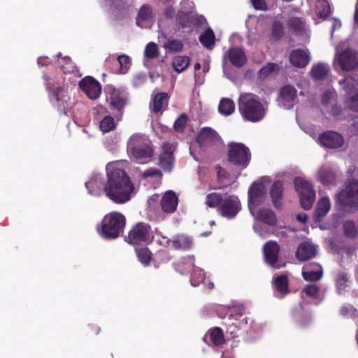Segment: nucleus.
I'll use <instances>...</instances> for the list:
<instances>
[{
    "instance_id": "f257e3e1",
    "label": "nucleus",
    "mask_w": 358,
    "mask_h": 358,
    "mask_svg": "<svg viewBox=\"0 0 358 358\" xmlns=\"http://www.w3.org/2000/svg\"><path fill=\"white\" fill-rule=\"evenodd\" d=\"M106 172L108 179L103 188L106 196L117 204L128 202L136 194V189L122 163H108Z\"/></svg>"
},
{
    "instance_id": "f03ea898",
    "label": "nucleus",
    "mask_w": 358,
    "mask_h": 358,
    "mask_svg": "<svg viewBox=\"0 0 358 358\" xmlns=\"http://www.w3.org/2000/svg\"><path fill=\"white\" fill-rule=\"evenodd\" d=\"M238 110L245 120L256 122L262 120L266 113V106L252 93L241 94L238 99Z\"/></svg>"
},
{
    "instance_id": "7ed1b4c3",
    "label": "nucleus",
    "mask_w": 358,
    "mask_h": 358,
    "mask_svg": "<svg viewBox=\"0 0 358 358\" xmlns=\"http://www.w3.org/2000/svg\"><path fill=\"white\" fill-rule=\"evenodd\" d=\"M125 224L126 219L122 213L111 212L103 217L96 228L101 237L106 239H115L123 231Z\"/></svg>"
},
{
    "instance_id": "20e7f679",
    "label": "nucleus",
    "mask_w": 358,
    "mask_h": 358,
    "mask_svg": "<svg viewBox=\"0 0 358 358\" xmlns=\"http://www.w3.org/2000/svg\"><path fill=\"white\" fill-rule=\"evenodd\" d=\"M127 152L140 163H143L154 153L151 141L141 134L131 136L127 142Z\"/></svg>"
},
{
    "instance_id": "39448f33",
    "label": "nucleus",
    "mask_w": 358,
    "mask_h": 358,
    "mask_svg": "<svg viewBox=\"0 0 358 358\" xmlns=\"http://www.w3.org/2000/svg\"><path fill=\"white\" fill-rule=\"evenodd\" d=\"M154 234L150 225L145 222L136 224L129 231L126 241L132 245L148 244L152 242Z\"/></svg>"
},
{
    "instance_id": "423d86ee",
    "label": "nucleus",
    "mask_w": 358,
    "mask_h": 358,
    "mask_svg": "<svg viewBox=\"0 0 358 358\" xmlns=\"http://www.w3.org/2000/svg\"><path fill=\"white\" fill-rule=\"evenodd\" d=\"M228 160L234 165L245 168L250 160L249 148L241 143L229 144Z\"/></svg>"
},
{
    "instance_id": "0eeeda50",
    "label": "nucleus",
    "mask_w": 358,
    "mask_h": 358,
    "mask_svg": "<svg viewBox=\"0 0 358 358\" xmlns=\"http://www.w3.org/2000/svg\"><path fill=\"white\" fill-rule=\"evenodd\" d=\"M294 187L300 196L301 205L303 208L310 209L315 199V193L311 185L303 178L298 177L294 180Z\"/></svg>"
},
{
    "instance_id": "6e6552de",
    "label": "nucleus",
    "mask_w": 358,
    "mask_h": 358,
    "mask_svg": "<svg viewBox=\"0 0 358 358\" xmlns=\"http://www.w3.org/2000/svg\"><path fill=\"white\" fill-rule=\"evenodd\" d=\"M336 199L343 206L358 207V182H350L344 190L336 195Z\"/></svg>"
},
{
    "instance_id": "1a4fd4ad",
    "label": "nucleus",
    "mask_w": 358,
    "mask_h": 358,
    "mask_svg": "<svg viewBox=\"0 0 358 358\" xmlns=\"http://www.w3.org/2000/svg\"><path fill=\"white\" fill-rule=\"evenodd\" d=\"M175 145L169 143H164L162 151L158 157V166L165 173H171L175 164L173 152Z\"/></svg>"
},
{
    "instance_id": "9d476101",
    "label": "nucleus",
    "mask_w": 358,
    "mask_h": 358,
    "mask_svg": "<svg viewBox=\"0 0 358 358\" xmlns=\"http://www.w3.org/2000/svg\"><path fill=\"white\" fill-rule=\"evenodd\" d=\"M266 190L262 183L255 182L248 190V207L252 215L258 206L263 203L266 199Z\"/></svg>"
},
{
    "instance_id": "9b49d317",
    "label": "nucleus",
    "mask_w": 358,
    "mask_h": 358,
    "mask_svg": "<svg viewBox=\"0 0 358 358\" xmlns=\"http://www.w3.org/2000/svg\"><path fill=\"white\" fill-rule=\"evenodd\" d=\"M334 64H338L343 71H352L358 67V55L355 50L347 49L336 55Z\"/></svg>"
},
{
    "instance_id": "f8f14e48",
    "label": "nucleus",
    "mask_w": 358,
    "mask_h": 358,
    "mask_svg": "<svg viewBox=\"0 0 358 358\" xmlns=\"http://www.w3.org/2000/svg\"><path fill=\"white\" fill-rule=\"evenodd\" d=\"M240 209L241 204L237 196L225 195L218 212L224 217L232 218L236 216Z\"/></svg>"
},
{
    "instance_id": "ddd939ff",
    "label": "nucleus",
    "mask_w": 358,
    "mask_h": 358,
    "mask_svg": "<svg viewBox=\"0 0 358 358\" xmlns=\"http://www.w3.org/2000/svg\"><path fill=\"white\" fill-rule=\"evenodd\" d=\"M263 250L266 262L273 268L278 269L285 266V263L277 262L280 247L276 242L268 241L264 245Z\"/></svg>"
},
{
    "instance_id": "4468645a",
    "label": "nucleus",
    "mask_w": 358,
    "mask_h": 358,
    "mask_svg": "<svg viewBox=\"0 0 358 358\" xmlns=\"http://www.w3.org/2000/svg\"><path fill=\"white\" fill-rule=\"evenodd\" d=\"M79 87L91 99H97L101 94L100 83L91 76H86L79 82Z\"/></svg>"
},
{
    "instance_id": "2eb2a0df",
    "label": "nucleus",
    "mask_w": 358,
    "mask_h": 358,
    "mask_svg": "<svg viewBox=\"0 0 358 358\" xmlns=\"http://www.w3.org/2000/svg\"><path fill=\"white\" fill-rule=\"evenodd\" d=\"M320 143L327 148L336 149L341 148L344 144V138L338 132L327 131L319 137Z\"/></svg>"
},
{
    "instance_id": "dca6fc26",
    "label": "nucleus",
    "mask_w": 358,
    "mask_h": 358,
    "mask_svg": "<svg viewBox=\"0 0 358 358\" xmlns=\"http://www.w3.org/2000/svg\"><path fill=\"white\" fill-rule=\"evenodd\" d=\"M197 141L201 146H212L221 143V138L214 129L204 127L199 133Z\"/></svg>"
},
{
    "instance_id": "f3484780",
    "label": "nucleus",
    "mask_w": 358,
    "mask_h": 358,
    "mask_svg": "<svg viewBox=\"0 0 358 358\" xmlns=\"http://www.w3.org/2000/svg\"><path fill=\"white\" fill-rule=\"evenodd\" d=\"M297 97V91L292 86H285L280 91L278 102L279 105L284 108H292Z\"/></svg>"
},
{
    "instance_id": "a211bd4d",
    "label": "nucleus",
    "mask_w": 358,
    "mask_h": 358,
    "mask_svg": "<svg viewBox=\"0 0 358 358\" xmlns=\"http://www.w3.org/2000/svg\"><path fill=\"white\" fill-rule=\"evenodd\" d=\"M322 275V268L317 263L307 264L303 267L302 275L306 281L319 280Z\"/></svg>"
},
{
    "instance_id": "6ab92c4d",
    "label": "nucleus",
    "mask_w": 358,
    "mask_h": 358,
    "mask_svg": "<svg viewBox=\"0 0 358 358\" xmlns=\"http://www.w3.org/2000/svg\"><path fill=\"white\" fill-rule=\"evenodd\" d=\"M106 182L100 174H94L90 179L85 182L88 192L92 195L99 196L103 192Z\"/></svg>"
},
{
    "instance_id": "aec40b11",
    "label": "nucleus",
    "mask_w": 358,
    "mask_h": 358,
    "mask_svg": "<svg viewBox=\"0 0 358 358\" xmlns=\"http://www.w3.org/2000/svg\"><path fill=\"white\" fill-rule=\"evenodd\" d=\"M289 62L296 67L303 68L310 62L309 53L301 49L294 50L289 55Z\"/></svg>"
},
{
    "instance_id": "412c9836",
    "label": "nucleus",
    "mask_w": 358,
    "mask_h": 358,
    "mask_svg": "<svg viewBox=\"0 0 358 358\" xmlns=\"http://www.w3.org/2000/svg\"><path fill=\"white\" fill-rule=\"evenodd\" d=\"M178 199L176 194L172 191L166 192L162 198L161 206L165 213H173L178 206Z\"/></svg>"
},
{
    "instance_id": "4be33fe9",
    "label": "nucleus",
    "mask_w": 358,
    "mask_h": 358,
    "mask_svg": "<svg viewBox=\"0 0 358 358\" xmlns=\"http://www.w3.org/2000/svg\"><path fill=\"white\" fill-rule=\"evenodd\" d=\"M136 24L141 28L150 27L152 24V9L147 5H143L138 13Z\"/></svg>"
},
{
    "instance_id": "5701e85b",
    "label": "nucleus",
    "mask_w": 358,
    "mask_h": 358,
    "mask_svg": "<svg viewBox=\"0 0 358 358\" xmlns=\"http://www.w3.org/2000/svg\"><path fill=\"white\" fill-rule=\"evenodd\" d=\"M316 252L317 249L313 244L309 242H303L299 245L296 256L299 260L306 261L314 257Z\"/></svg>"
},
{
    "instance_id": "b1692460",
    "label": "nucleus",
    "mask_w": 358,
    "mask_h": 358,
    "mask_svg": "<svg viewBox=\"0 0 358 358\" xmlns=\"http://www.w3.org/2000/svg\"><path fill=\"white\" fill-rule=\"evenodd\" d=\"M331 202L328 196H323L317 201L314 219L315 221H320L330 210Z\"/></svg>"
},
{
    "instance_id": "393cba45",
    "label": "nucleus",
    "mask_w": 358,
    "mask_h": 358,
    "mask_svg": "<svg viewBox=\"0 0 358 358\" xmlns=\"http://www.w3.org/2000/svg\"><path fill=\"white\" fill-rule=\"evenodd\" d=\"M193 244L192 238L185 234H178L171 239V249L189 250Z\"/></svg>"
},
{
    "instance_id": "a878e982",
    "label": "nucleus",
    "mask_w": 358,
    "mask_h": 358,
    "mask_svg": "<svg viewBox=\"0 0 358 358\" xmlns=\"http://www.w3.org/2000/svg\"><path fill=\"white\" fill-rule=\"evenodd\" d=\"M228 57L231 64L236 67L243 66L247 61L244 51L238 48H231L228 51Z\"/></svg>"
},
{
    "instance_id": "bb28decb",
    "label": "nucleus",
    "mask_w": 358,
    "mask_h": 358,
    "mask_svg": "<svg viewBox=\"0 0 358 358\" xmlns=\"http://www.w3.org/2000/svg\"><path fill=\"white\" fill-rule=\"evenodd\" d=\"M204 340L208 343H211L215 345H222L224 343L222 330L219 327H215L209 330L205 335Z\"/></svg>"
},
{
    "instance_id": "cd10ccee",
    "label": "nucleus",
    "mask_w": 358,
    "mask_h": 358,
    "mask_svg": "<svg viewBox=\"0 0 358 358\" xmlns=\"http://www.w3.org/2000/svg\"><path fill=\"white\" fill-rule=\"evenodd\" d=\"M253 217L269 225H274L276 223L275 215L270 209L262 208L257 210L256 208Z\"/></svg>"
},
{
    "instance_id": "c85d7f7f",
    "label": "nucleus",
    "mask_w": 358,
    "mask_h": 358,
    "mask_svg": "<svg viewBox=\"0 0 358 358\" xmlns=\"http://www.w3.org/2000/svg\"><path fill=\"white\" fill-rule=\"evenodd\" d=\"M189 57L185 55H178L173 58L171 66L177 73H182L189 66Z\"/></svg>"
},
{
    "instance_id": "c756f323",
    "label": "nucleus",
    "mask_w": 358,
    "mask_h": 358,
    "mask_svg": "<svg viewBox=\"0 0 358 358\" xmlns=\"http://www.w3.org/2000/svg\"><path fill=\"white\" fill-rule=\"evenodd\" d=\"M106 100L113 107L120 109L124 105V101L120 97V94L115 90L110 89L107 92Z\"/></svg>"
},
{
    "instance_id": "7c9ffc66",
    "label": "nucleus",
    "mask_w": 358,
    "mask_h": 358,
    "mask_svg": "<svg viewBox=\"0 0 358 358\" xmlns=\"http://www.w3.org/2000/svg\"><path fill=\"white\" fill-rule=\"evenodd\" d=\"M318 180L324 185H331L334 183L336 175L328 167L322 166L318 172Z\"/></svg>"
},
{
    "instance_id": "2f4dec72",
    "label": "nucleus",
    "mask_w": 358,
    "mask_h": 358,
    "mask_svg": "<svg viewBox=\"0 0 358 358\" xmlns=\"http://www.w3.org/2000/svg\"><path fill=\"white\" fill-rule=\"evenodd\" d=\"M282 183L280 181L275 182L271 189V196L273 200V204L275 208L280 206V200L282 194Z\"/></svg>"
},
{
    "instance_id": "473e14b6",
    "label": "nucleus",
    "mask_w": 358,
    "mask_h": 358,
    "mask_svg": "<svg viewBox=\"0 0 358 358\" xmlns=\"http://www.w3.org/2000/svg\"><path fill=\"white\" fill-rule=\"evenodd\" d=\"M329 71L327 64L319 63L314 65L310 70V76L315 80H321L326 77Z\"/></svg>"
},
{
    "instance_id": "72a5a7b5",
    "label": "nucleus",
    "mask_w": 358,
    "mask_h": 358,
    "mask_svg": "<svg viewBox=\"0 0 358 358\" xmlns=\"http://www.w3.org/2000/svg\"><path fill=\"white\" fill-rule=\"evenodd\" d=\"M315 11L317 17L326 19L330 14V6L326 0H317L315 5Z\"/></svg>"
},
{
    "instance_id": "f704fd0d",
    "label": "nucleus",
    "mask_w": 358,
    "mask_h": 358,
    "mask_svg": "<svg viewBox=\"0 0 358 358\" xmlns=\"http://www.w3.org/2000/svg\"><path fill=\"white\" fill-rule=\"evenodd\" d=\"M58 57L57 66H59L64 71V73H72L76 69V66L72 62L69 57H62L61 53L57 55Z\"/></svg>"
},
{
    "instance_id": "c9c22d12",
    "label": "nucleus",
    "mask_w": 358,
    "mask_h": 358,
    "mask_svg": "<svg viewBox=\"0 0 358 358\" xmlns=\"http://www.w3.org/2000/svg\"><path fill=\"white\" fill-rule=\"evenodd\" d=\"M218 110L224 115H230L234 112V103L229 98H223L220 102Z\"/></svg>"
},
{
    "instance_id": "e433bc0d",
    "label": "nucleus",
    "mask_w": 358,
    "mask_h": 358,
    "mask_svg": "<svg viewBox=\"0 0 358 358\" xmlns=\"http://www.w3.org/2000/svg\"><path fill=\"white\" fill-rule=\"evenodd\" d=\"M201 43L208 49H212L215 45V35L211 29H208L199 36Z\"/></svg>"
},
{
    "instance_id": "4c0bfd02",
    "label": "nucleus",
    "mask_w": 358,
    "mask_h": 358,
    "mask_svg": "<svg viewBox=\"0 0 358 358\" xmlns=\"http://www.w3.org/2000/svg\"><path fill=\"white\" fill-rule=\"evenodd\" d=\"M163 48L171 52H179L183 50V43L180 40L170 38L162 45Z\"/></svg>"
},
{
    "instance_id": "58836bf2",
    "label": "nucleus",
    "mask_w": 358,
    "mask_h": 358,
    "mask_svg": "<svg viewBox=\"0 0 358 358\" xmlns=\"http://www.w3.org/2000/svg\"><path fill=\"white\" fill-rule=\"evenodd\" d=\"M166 93H158L157 94L155 95L152 103L150 105V109L155 113L159 112L162 110V106L164 102L166 101Z\"/></svg>"
},
{
    "instance_id": "ea45409f",
    "label": "nucleus",
    "mask_w": 358,
    "mask_h": 358,
    "mask_svg": "<svg viewBox=\"0 0 358 358\" xmlns=\"http://www.w3.org/2000/svg\"><path fill=\"white\" fill-rule=\"evenodd\" d=\"M159 50L157 45L152 42L149 43L144 50V64L148 66L147 61L148 59H155L159 56Z\"/></svg>"
},
{
    "instance_id": "a19ab883",
    "label": "nucleus",
    "mask_w": 358,
    "mask_h": 358,
    "mask_svg": "<svg viewBox=\"0 0 358 358\" xmlns=\"http://www.w3.org/2000/svg\"><path fill=\"white\" fill-rule=\"evenodd\" d=\"M65 80L62 78L58 82L52 87V94L57 101H59L64 95L65 92Z\"/></svg>"
},
{
    "instance_id": "79ce46f5",
    "label": "nucleus",
    "mask_w": 358,
    "mask_h": 358,
    "mask_svg": "<svg viewBox=\"0 0 358 358\" xmlns=\"http://www.w3.org/2000/svg\"><path fill=\"white\" fill-rule=\"evenodd\" d=\"M223 197L224 196L217 193L209 194L206 196V204L209 208L217 207V210H219Z\"/></svg>"
},
{
    "instance_id": "37998d69",
    "label": "nucleus",
    "mask_w": 358,
    "mask_h": 358,
    "mask_svg": "<svg viewBox=\"0 0 358 358\" xmlns=\"http://www.w3.org/2000/svg\"><path fill=\"white\" fill-rule=\"evenodd\" d=\"M275 288L281 294H285L287 292L288 279L285 275L278 276L274 280Z\"/></svg>"
},
{
    "instance_id": "c03bdc74",
    "label": "nucleus",
    "mask_w": 358,
    "mask_h": 358,
    "mask_svg": "<svg viewBox=\"0 0 358 358\" xmlns=\"http://www.w3.org/2000/svg\"><path fill=\"white\" fill-rule=\"evenodd\" d=\"M116 127V123L113 117L110 115H106L103 118V120L100 122L99 127L100 129L103 132H109L113 130Z\"/></svg>"
},
{
    "instance_id": "a18cd8bd",
    "label": "nucleus",
    "mask_w": 358,
    "mask_h": 358,
    "mask_svg": "<svg viewBox=\"0 0 358 358\" xmlns=\"http://www.w3.org/2000/svg\"><path fill=\"white\" fill-rule=\"evenodd\" d=\"M136 252L138 260L143 264H144L145 266L149 264L152 258V254L147 248L137 249L136 250Z\"/></svg>"
},
{
    "instance_id": "49530a36",
    "label": "nucleus",
    "mask_w": 358,
    "mask_h": 358,
    "mask_svg": "<svg viewBox=\"0 0 358 358\" xmlns=\"http://www.w3.org/2000/svg\"><path fill=\"white\" fill-rule=\"evenodd\" d=\"M278 66L275 63H268L262 67L259 71V76L260 78H265L268 75L278 71Z\"/></svg>"
},
{
    "instance_id": "de8ad7c7",
    "label": "nucleus",
    "mask_w": 358,
    "mask_h": 358,
    "mask_svg": "<svg viewBox=\"0 0 358 358\" xmlns=\"http://www.w3.org/2000/svg\"><path fill=\"white\" fill-rule=\"evenodd\" d=\"M205 278V273L203 270L200 268H196L192 275L191 284L194 287H196L200 285Z\"/></svg>"
},
{
    "instance_id": "09e8293b",
    "label": "nucleus",
    "mask_w": 358,
    "mask_h": 358,
    "mask_svg": "<svg viewBox=\"0 0 358 358\" xmlns=\"http://www.w3.org/2000/svg\"><path fill=\"white\" fill-rule=\"evenodd\" d=\"M117 62L120 65V73H126L131 65L130 58L127 55H122L117 57Z\"/></svg>"
},
{
    "instance_id": "8fccbe9b",
    "label": "nucleus",
    "mask_w": 358,
    "mask_h": 358,
    "mask_svg": "<svg viewBox=\"0 0 358 358\" xmlns=\"http://www.w3.org/2000/svg\"><path fill=\"white\" fill-rule=\"evenodd\" d=\"M336 96V92L333 88H328L322 94V103L324 105L329 103Z\"/></svg>"
},
{
    "instance_id": "3c124183",
    "label": "nucleus",
    "mask_w": 358,
    "mask_h": 358,
    "mask_svg": "<svg viewBox=\"0 0 358 358\" xmlns=\"http://www.w3.org/2000/svg\"><path fill=\"white\" fill-rule=\"evenodd\" d=\"M343 229L345 234L350 237H354L356 234V226L352 221H346L343 224Z\"/></svg>"
},
{
    "instance_id": "603ef678",
    "label": "nucleus",
    "mask_w": 358,
    "mask_h": 358,
    "mask_svg": "<svg viewBox=\"0 0 358 358\" xmlns=\"http://www.w3.org/2000/svg\"><path fill=\"white\" fill-rule=\"evenodd\" d=\"M187 117L185 115H182L178 117L174 123V129L178 132H182L186 125Z\"/></svg>"
},
{
    "instance_id": "864d4df0",
    "label": "nucleus",
    "mask_w": 358,
    "mask_h": 358,
    "mask_svg": "<svg viewBox=\"0 0 358 358\" xmlns=\"http://www.w3.org/2000/svg\"><path fill=\"white\" fill-rule=\"evenodd\" d=\"M142 177L145 178L148 177L162 178V171L156 168H150L142 173Z\"/></svg>"
},
{
    "instance_id": "5fc2aeb1",
    "label": "nucleus",
    "mask_w": 358,
    "mask_h": 358,
    "mask_svg": "<svg viewBox=\"0 0 358 358\" xmlns=\"http://www.w3.org/2000/svg\"><path fill=\"white\" fill-rule=\"evenodd\" d=\"M181 264L184 267V271H190L194 267V257L193 256H188L184 258Z\"/></svg>"
},
{
    "instance_id": "6e6d98bb",
    "label": "nucleus",
    "mask_w": 358,
    "mask_h": 358,
    "mask_svg": "<svg viewBox=\"0 0 358 358\" xmlns=\"http://www.w3.org/2000/svg\"><path fill=\"white\" fill-rule=\"evenodd\" d=\"M303 292L306 294L307 296L315 297L319 292V288L315 285H308L304 287Z\"/></svg>"
},
{
    "instance_id": "4d7b16f0",
    "label": "nucleus",
    "mask_w": 358,
    "mask_h": 358,
    "mask_svg": "<svg viewBox=\"0 0 358 358\" xmlns=\"http://www.w3.org/2000/svg\"><path fill=\"white\" fill-rule=\"evenodd\" d=\"M289 24L296 31H301L302 29H303V24L302 21L297 17L291 18L289 20Z\"/></svg>"
},
{
    "instance_id": "13d9d810",
    "label": "nucleus",
    "mask_w": 358,
    "mask_h": 358,
    "mask_svg": "<svg viewBox=\"0 0 358 358\" xmlns=\"http://www.w3.org/2000/svg\"><path fill=\"white\" fill-rule=\"evenodd\" d=\"M347 104L350 109L358 112V93L349 99L347 101Z\"/></svg>"
},
{
    "instance_id": "bf43d9fd",
    "label": "nucleus",
    "mask_w": 358,
    "mask_h": 358,
    "mask_svg": "<svg viewBox=\"0 0 358 358\" xmlns=\"http://www.w3.org/2000/svg\"><path fill=\"white\" fill-rule=\"evenodd\" d=\"M251 2L256 10H267V4L264 0H251Z\"/></svg>"
},
{
    "instance_id": "052dcab7",
    "label": "nucleus",
    "mask_w": 358,
    "mask_h": 358,
    "mask_svg": "<svg viewBox=\"0 0 358 358\" xmlns=\"http://www.w3.org/2000/svg\"><path fill=\"white\" fill-rule=\"evenodd\" d=\"M189 19L187 13L185 12H179L178 14V22L182 25V27L187 26L186 20Z\"/></svg>"
},
{
    "instance_id": "680f3d73",
    "label": "nucleus",
    "mask_w": 358,
    "mask_h": 358,
    "mask_svg": "<svg viewBox=\"0 0 358 358\" xmlns=\"http://www.w3.org/2000/svg\"><path fill=\"white\" fill-rule=\"evenodd\" d=\"M242 308L240 307H233L230 309V317L237 320L239 316L242 315Z\"/></svg>"
},
{
    "instance_id": "e2e57ef3",
    "label": "nucleus",
    "mask_w": 358,
    "mask_h": 358,
    "mask_svg": "<svg viewBox=\"0 0 358 358\" xmlns=\"http://www.w3.org/2000/svg\"><path fill=\"white\" fill-rule=\"evenodd\" d=\"M113 4L119 8H124L129 4L130 0H110Z\"/></svg>"
},
{
    "instance_id": "0e129e2a",
    "label": "nucleus",
    "mask_w": 358,
    "mask_h": 358,
    "mask_svg": "<svg viewBox=\"0 0 358 358\" xmlns=\"http://www.w3.org/2000/svg\"><path fill=\"white\" fill-rule=\"evenodd\" d=\"M215 171H216L217 176L219 178V179L221 180V179H224V178H227V176H228L227 172L224 169H222V167L216 166L215 167Z\"/></svg>"
},
{
    "instance_id": "69168bd1",
    "label": "nucleus",
    "mask_w": 358,
    "mask_h": 358,
    "mask_svg": "<svg viewBox=\"0 0 358 358\" xmlns=\"http://www.w3.org/2000/svg\"><path fill=\"white\" fill-rule=\"evenodd\" d=\"M157 242L166 248H171V240L169 239L167 237L162 236L157 240Z\"/></svg>"
},
{
    "instance_id": "338daca9",
    "label": "nucleus",
    "mask_w": 358,
    "mask_h": 358,
    "mask_svg": "<svg viewBox=\"0 0 358 358\" xmlns=\"http://www.w3.org/2000/svg\"><path fill=\"white\" fill-rule=\"evenodd\" d=\"M50 62L48 57H41L38 59V64L41 66H46Z\"/></svg>"
},
{
    "instance_id": "774afa93",
    "label": "nucleus",
    "mask_w": 358,
    "mask_h": 358,
    "mask_svg": "<svg viewBox=\"0 0 358 358\" xmlns=\"http://www.w3.org/2000/svg\"><path fill=\"white\" fill-rule=\"evenodd\" d=\"M307 217L306 214H299L296 216V219L302 223H305L306 222Z\"/></svg>"
}]
</instances>
